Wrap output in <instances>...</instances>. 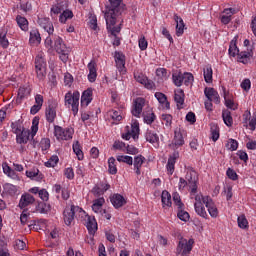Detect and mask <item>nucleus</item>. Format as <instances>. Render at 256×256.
Instances as JSON below:
<instances>
[{
  "label": "nucleus",
  "instance_id": "f257e3e1",
  "mask_svg": "<svg viewBox=\"0 0 256 256\" xmlns=\"http://www.w3.org/2000/svg\"><path fill=\"white\" fill-rule=\"evenodd\" d=\"M45 47L47 49H54L60 55L61 61L67 63L69 59V48L65 45L63 38L57 34H52L45 39Z\"/></svg>",
  "mask_w": 256,
  "mask_h": 256
},
{
  "label": "nucleus",
  "instance_id": "864d4df0",
  "mask_svg": "<svg viewBox=\"0 0 256 256\" xmlns=\"http://www.w3.org/2000/svg\"><path fill=\"white\" fill-rule=\"evenodd\" d=\"M225 147L228 149V151H237V149H239V142L233 138H230L225 144Z\"/></svg>",
  "mask_w": 256,
  "mask_h": 256
},
{
  "label": "nucleus",
  "instance_id": "2eb2a0df",
  "mask_svg": "<svg viewBox=\"0 0 256 256\" xmlns=\"http://www.w3.org/2000/svg\"><path fill=\"white\" fill-rule=\"evenodd\" d=\"M204 203L210 217H212V219H217V217H219V209H217V205L215 204V201H213V198H206Z\"/></svg>",
  "mask_w": 256,
  "mask_h": 256
},
{
  "label": "nucleus",
  "instance_id": "c85d7f7f",
  "mask_svg": "<svg viewBox=\"0 0 256 256\" xmlns=\"http://www.w3.org/2000/svg\"><path fill=\"white\" fill-rule=\"evenodd\" d=\"M110 201L113 207H115V209H120V207H123V205L127 203V201L125 200V197H123V195L121 194H114L110 198Z\"/></svg>",
  "mask_w": 256,
  "mask_h": 256
},
{
  "label": "nucleus",
  "instance_id": "1a4fd4ad",
  "mask_svg": "<svg viewBox=\"0 0 256 256\" xmlns=\"http://www.w3.org/2000/svg\"><path fill=\"white\" fill-rule=\"evenodd\" d=\"M122 0H109L110 6L106 8L105 13H111L112 15H123L125 13V4L121 3Z\"/></svg>",
  "mask_w": 256,
  "mask_h": 256
},
{
  "label": "nucleus",
  "instance_id": "c756f323",
  "mask_svg": "<svg viewBox=\"0 0 256 256\" xmlns=\"http://www.w3.org/2000/svg\"><path fill=\"white\" fill-rule=\"evenodd\" d=\"M253 57L252 51H241L237 55V61L238 63H243V65H247L249 61H251V58Z\"/></svg>",
  "mask_w": 256,
  "mask_h": 256
},
{
  "label": "nucleus",
  "instance_id": "052dcab7",
  "mask_svg": "<svg viewBox=\"0 0 256 256\" xmlns=\"http://www.w3.org/2000/svg\"><path fill=\"white\" fill-rule=\"evenodd\" d=\"M116 159L119 163H126V165H133V157L127 155H118Z\"/></svg>",
  "mask_w": 256,
  "mask_h": 256
},
{
  "label": "nucleus",
  "instance_id": "338daca9",
  "mask_svg": "<svg viewBox=\"0 0 256 256\" xmlns=\"http://www.w3.org/2000/svg\"><path fill=\"white\" fill-rule=\"evenodd\" d=\"M57 163H59V156L53 155L47 162H45V167H55Z\"/></svg>",
  "mask_w": 256,
  "mask_h": 256
},
{
  "label": "nucleus",
  "instance_id": "ddd939ff",
  "mask_svg": "<svg viewBox=\"0 0 256 256\" xmlns=\"http://www.w3.org/2000/svg\"><path fill=\"white\" fill-rule=\"evenodd\" d=\"M146 100L143 97H138L134 100L131 113L134 117H141L143 107H145Z\"/></svg>",
  "mask_w": 256,
  "mask_h": 256
},
{
  "label": "nucleus",
  "instance_id": "680f3d73",
  "mask_svg": "<svg viewBox=\"0 0 256 256\" xmlns=\"http://www.w3.org/2000/svg\"><path fill=\"white\" fill-rule=\"evenodd\" d=\"M109 115L113 121L116 123H119L123 119V116L121 115V110H110Z\"/></svg>",
  "mask_w": 256,
  "mask_h": 256
},
{
  "label": "nucleus",
  "instance_id": "6e6d98bb",
  "mask_svg": "<svg viewBox=\"0 0 256 256\" xmlns=\"http://www.w3.org/2000/svg\"><path fill=\"white\" fill-rule=\"evenodd\" d=\"M210 131H211V139H212V141H214V142L219 141V137H220L219 125L212 124L211 128H210Z\"/></svg>",
  "mask_w": 256,
  "mask_h": 256
},
{
  "label": "nucleus",
  "instance_id": "c03bdc74",
  "mask_svg": "<svg viewBox=\"0 0 256 256\" xmlns=\"http://www.w3.org/2000/svg\"><path fill=\"white\" fill-rule=\"evenodd\" d=\"M193 81H195V77L191 72H184L182 76V84L186 85V87H189V85H193Z\"/></svg>",
  "mask_w": 256,
  "mask_h": 256
},
{
  "label": "nucleus",
  "instance_id": "f03ea898",
  "mask_svg": "<svg viewBox=\"0 0 256 256\" xmlns=\"http://www.w3.org/2000/svg\"><path fill=\"white\" fill-rule=\"evenodd\" d=\"M83 215H85L83 208L75 206L74 204L68 205L63 211V221L67 227H71L73 221H75V217H83Z\"/></svg>",
  "mask_w": 256,
  "mask_h": 256
},
{
  "label": "nucleus",
  "instance_id": "79ce46f5",
  "mask_svg": "<svg viewBox=\"0 0 256 256\" xmlns=\"http://www.w3.org/2000/svg\"><path fill=\"white\" fill-rule=\"evenodd\" d=\"M228 53L230 57H237V55H239V48L237 47L236 39L231 40Z\"/></svg>",
  "mask_w": 256,
  "mask_h": 256
},
{
  "label": "nucleus",
  "instance_id": "8fccbe9b",
  "mask_svg": "<svg viewBox=\"0 0 256 256\" xmlns=\"http://www.w3.org/2000/svg\"><path fill=\"white\" fill-rule=\"evenodd\" d=\"M73 11L71 10H63V12L59 16V21L63 24L67 23L68 19H73Z\"/></svg>",
  "mask_w": 256,
  "mask_h": 256
},
{
  "label": "nucleus",
  "instance_id": "aec40b11",
  "mask_svg": "<svg viewBox=\"0 0 256 256\" xmlns=\"http://www.w3.org/2000/svg\"><path fill=\"white\" fill-rule=\"evenodd\" d=\"M177 159H179V152L177 151H175L172 155L169 156L166 165L168 175H173V173H175V163H177Z\"/></svg>",
  "mask_w": 256,
  "mask_h": 256
},
{
  "label": "nucleus",
  "instance_id": "393cba45",
  "mask_svg": "<svg viewBox=\"0 0 256 256\" xmlns=\"http://www.w3.org/2000/svg\"><path fill=\"white\" fill-rule=\"evenodd\" d=\"M233 15H235V8H226L223 11V15L220 17V21L223 25H229L231 20L233 19Z\"/></svg>",
  "mask_w": 256,
  "mask_h": 256
},
{
  "label": "nucleus",
  "instance_id": "39448f33",
  "mask_svg": "<svg viewBox=\"0 0 256 256\" xmlns=\"http://www.w3.org/2000/svg\"><path fill=\"white\" fill-rule=\"evenodd\" d=\"M113 10L104 14V18L106 21V29L108 33L113 35V37H117V34L121 33V26H115L117 23V17L120 15H113Z\"/></svg>",
  "mask_w": 256,
  "mask_h": 256
},
{
  "label": "nucleus",
  "instance_id": "423d86ee",
  "mask_svg": "<svg viewBox=\"0 0 256 256\" xmlns=\"http://www.w3.org/2000/svg\"><path fill=\"white\" fill-rule=\"evenodd\" d=\"M193 245H195V240L193 239L187 240L181 237L176 247V255H182V256L191 255V251H193Z\"/></svg>",
  "mask_w": 256,
  "mask_h": 256
},
{
  "label": "nucleus",
  "instance_id": "6ab92c4d",
  "mask_svg": "<svg viewBox=\"0 0 256 256\" xmlns=\"http://www.w3.org/2000/svg\"><path fill=\"white\" fill-rule=\"evenodd\" d=\"M91 101H93V89L88 88L82 93L80 105L81 107H89Z\"/></svg>",
  "mask_w": 256,
  "mask_h": 256
},
{
  "label": "nucleus",
  "instance_id": "2f4dec72",
  "mask_svg": "<svg viewBox=\"0 0 256 256\" xmlns=\"http://www.w3.org/2000/svg\"><path fill=\"white\" fill-rule=\"evenodd\" d=\"M72 149L78 161H83V159H85V154H83V146H81V143H79V141H75L73 143Z\"/></svg>",
  "mask_w": 256,
  "mask_h": 256
},
{
  "label": "nucleus",
  "instance_id": "a878e982",
  "mask_svg": "<svg viewBox=\"0 0 256 256\" xmlns=\"http://www.w3.org/2000/svg\"><path fill=\"white\" fill-rule=\"evenodd\" d=\"M145 139L154 147H159V135L155 131L147 130L145 133Z\"/></svg>",
  "mask_w": 256,
  "mask_h": 256
},
{
  "label": "nucleus",
  "instance_id": "a211bd4d",
  "mask_svg": "<svg viewBox=\"0 0 256 256\" xmlns=\"http://www.w3.org/2000/svg\"><path fill=\"white\" fill-rule=\"evenodd\" d=\"M87 69L89 71L88 81L90 83H95V81H97V62L91 60L87 65Z\"/></svg>",
  "mask_w": 256,
  "mask_h": 256
},
{
  "label": "nucleus",
  "instance_id": "a19ab883",
  "mask_svg": "<svg viewBox=\"0 0 256 256\" xmlns=\"http://www.w3.org/2000/svg\"><path fill=\"white\" fill-rule=\"evenodd\" d=\"M108 173L110 175H117V160H115V157L108 159Z\"/></svg>",
  "mask_w": 256,
  "mask_h": 256
},
{
  "label": "nucleus",
  "instance_id": "dca6fc26",
  "mask_svg": "<svg viewBox=\"0 0 256 256\" xmlns=\"http://www.w3.org/2000/svg\"><path fill=\"white\" fill-rule=\"evenodd\" d=\"M185 145V138H183V133H181V129L174 131V138L170 147L172 149H179V147H183Z\"/></svg>",
  "mask_w": 256,
  "mask_h": 256
},
{
  "label": "nucleus",
  "instance_id": "9d476101",
  "mask_svg": "<svg viewBox=\"0 0 256 256\" xmlns=\"http://www.w3.org/2000/svg\"><path fill=\"white\" fill-rule=\"evenodd\" d=\"M122 0H109L110 6L106 8L105 13H111L112 15H123L125 13V4L121 3Z\"/></svg>",
  "mask_w": 256,
  "mask_h": 256
},
{
  "label": "nucleus",
  "instance_id": "c9c22d12",
  "mask_svg": "<svg viewBox=\"0 0 256 256\" xmlns=\"http://www.w3.org/2000/svg\"><path fill=\"white\" fill-rule=\"evenodd\" d=\"M29 42L31 43V45L41 43V34L39 33V30L37 28H33L30 31Z\"/></svg>",
  "mask_w": 256,
  "mask_h": 256
},
{
  "label": "nucleus",
  "instance_id": "5fc2aeb1",
  "mask_svg": "<svg viewBox=\"0 0 256 256\" xmlns=\"http://www.w3.org/2000/svg\"><path fill=\"white\" fill-rule=\"evenodd\" d=\"M161 199H162V204H163V207H171L172 203H171V194L169 192H167V190H164L162 192V196H161Z\"/></svg>",
  "mask_w": 256,
  "mask_h": 256
},
{
  "label": "nucleus",
  "instance_id": "f3484780",
  "mask_svg": "<svg viewBox=\"0 0 256 256\" xmlns=\"http://www.w3.org/2000/svg\"><path fill=\"white\" fill-rule=\"evenodd\" d=\"M204 95L209 101H213V103H216V105H219V103H221V97L219 96V92H217V90H215L214 88L206 87L204 89Z\"/></svg>",
  "mask_w": 256,
  "mask_h": 256
},
{
  "label": "nucleus",
  "instance_id": "bb28decb",
  "mask_svg": "<svg viewBox=\"0 0 256 256\" xmlns=\"http://www.w3.org/2000/svg\"><path fill=\"white\" fill-rule=\"evenodd\" d=\"M174 21L176 23V35L177 37H181V35L185 33V22H183V18L177 14H174Z\"/></svg>",
  "mask_w": 256,
  "mask_h": 256
},
{
  "label": "nucleus",
  "instance_id": "7c9ffc66",
  "mask_svg": "<svg viewBox=\"0 0 256 256\" xmlns=\"http://www.w3.org/2000/svg\"><path fill=\"white\" fill-rule=\"evenodd\" d=\"M174 101L177 104V107H181L185 103V92L183 89H177L174 92Z\"/></svg>",
  "mask_w": 256,
  "mask_h": 256
},
{
  "label": "nucleus",
  "instance_id": "0eeeda50",
  "mask_svg": "<svg viewBox=\"0 0 256 256\" xmlns=\"http://www.w3.org/2000/svg\"><path fill=\"white\" fill-rule=\"evenodd\" d=\"M73 133H75L73 128H63L59 125H54V137H56L57 141H71Z\"/></svg>",
  "mask_w": 256,
  "mask_h": 256
},
{
  "label": "nucleus",
  "instance_id": "bf43d9fd",
  "mask_svg": "<svg viewBox=\"0 0 256 256\" xmlns=\"http://www.w3.org/2000/svg\"><path fill=\"white\" fill-rule=\"evenodd\" d=\"M195 203L194 206L196 205H205V200L206 199H211V196H203L202 194H197L195 193L194 195Z\"/></svg>",
  "mask_w": 256,
  "mask_h": 256
},
{
  "label": "nucleus",
  "instance_id": "4468645a",
  "mask_svg": "<svg viewBox=\"0 0 256 256\" xmlns=\"http://www.w3.org/2000/svg\"><path fill=\"white\" fill-rule=\"evenodd\" d=\"M114 60L116 63V68L118 69L119 73H127V69L125 68V54H123V52L116 51L114 54Z\"/></svg>",
  "mask_w": 256,
  "mask_h": 256
},
{
  "label": "nucleus",
  "instance_id": "603ef678",
  "mask_svg": "<svg viewBox=\"0 0 256 256\" xmlns=\"http://www.w3.org/2000/svg\"><path fill=\"white\" fill-rule=\"evenodd\" d=\"M63 3L64 2H60L51 7V10H50L51 17H55V16L61 14L62 11H64Z\"/></svg>",
  "mask_w": 256,
  "mask_h": 256
},
{
  "label": "nucleus",
  "instance_id": "f704fd0d",
  "mask_svg": "<svg viewBox=\"0 0 256 256\" xmlns=\"http://www.w3.org/2000/svg\"><path fill=\"white\" fill-rule=\"evenodd\" d=\"M110 187L111 186L109 184H101V186L96 185L92 189V193L93 195H95V197H101V195H103L105 191H109Z\"/></svg>",
  "mask_w": 256,
  "mask_h": 256
},
{
  "label": "nucleus",
  "instance_id": "13d9d810",
  "mask_svg": "<svg viewBox=\"0 0 256 256\" xmlns=\"http://www.w3.org/2000/svg\"><path fill=\"white\" fill-rule=\"evenodd\" d=\"M29 95H31V88L22 86L18 89V97H20V99H25V97H29Z\"/></svg>",
  "mask_w": 256,
  "mask_h": 256
},
{
  "label": "nucleus",
  "instance_id": "e433bc0d",
  "mask_svg": "<svg viewBox=\"0 0 256 256\" xmlns=\"http://www.w3.org/2000/svg\"><path fill=\"white\" fill-rule=\"evenodd\" d=\"M194 211L199 217H202V219H209V214H207L205 204H196V206H194Z\"/></svg>",
  "mask_w": 256,
  "mask_h": 256
},
{
  "label": "nucleus",
  "instance_id": "4c0bfd02",
  "mask_svg": "<svg viewBox=\"0 0 256 256\" xmlns=\"http://www.w3.org/2000/svg\"><path fill=\"white\" fill-rule=\"evenodd\" d=\"M203 75H204V81L206 83L213 82V68L211 67V64L206 65V67L203 70Z\"/></svg>",
  "mask_w": 256,
  "mask_h": 256
},
{
  "label": "nucleus",
  "instance_id": "6e6552de",
  "mask_svg": "<svg viewBox=\"0 0 256 256\" xmlns=\"http://www.w3.org/2000/svg\"><path fill=\"white\" fill-rule=\"evenodd\" d=\"M186 182H188V187L191 195H195L197 193V172L193 170V168H190L186 172L185 176Z\"/></svg>",
  "mask_w": 256,
  "mask_h": 256
},
{
  "label": "nucleus",
  "instance_id": "cd10ccee",
  "mask_svg": "<svg viewBox=\"0 0 256 256\" xmlns=\"http://www.w3.org/2000/svg\"><path fill=\"white\" fill-rule=\"evenodd\" d=\"M2 169H3L4 175H7V177H9L10 179H13L14 181H19V174H17L14 168H11L9 164L3 163Z\"/></svg>",
  "mask_w": 256,
  "mask_h": 256
},
{
  "label": "nucleus",
  "instance_id": "09e8293b",
  "mask_svg": "<svg viewBox=\"0 0 256 256\" xmlns=\"http://www.w3.org/2000/svg\"><path fill=\"white\" fill-rule=\"evenodd\" d=\"M0 46L2 49L9 47V39H7V31L0 30Z\"/></svg>",
  "mask_w": 256,
  "mask_h": 256
},
{
  "label": "nucleus",
  "instance_id": "69168bd1",
  "mask_svg": "<svg viewBox=\"0 0 256 256\" xmlns=\"http://www.w3.org/2000/svg\"><path fill=\"white\" fill-rule=\"evenodd\" d=\"M134 79L135 81H137V83H140L141 85H143V83H145V81H147V76H145L142 72H134Z\"/></svg>",
  "mask_w": 256,
  "mask_h": 256
},
{
  "label": "nucleus",
  "instance_id": "37998d69",
  "mask_svg": "<svg viewBox=\"0 0 256 256\" xmlns=\"http://www.w3.org/2000/svg\"><path fill=\"white\" fill-rule=\"evenodd\" d=\"M222 119L227 127L233 126V117L231 116V111L224 110L222 112Z\"/></svg>",
  "mask_w": 256,
  "mask_h": 256
},
{
  "label": "nucleus",
  "instance_id": "0e129e2a",
  "mask_svg": "<svg viewBox=\"0 0 256 256\" xmlns=\"http://www.w3.org/2000/svg\"><path fill=\"white\" fill-rule=\"evenodd\" d=\"M173 201L177 209H185V204H183V202L181 201V196L179 195V193L175 192L173 194Z\"/></svg>",
  "mask_w": 256,
  "mask_h": 256
},
{
  "label": "nucleus",
  "instance_id": "3c124183",
  "mask_svg": "<svg viewBox=\"0 0 256 256\" xmlns=\"http://www.w3.org/2000/svg\"><path fill=\"white\" fill-rule=\"evenodd\" d=\"M237 223L240 229H249V221L247 220L245 214L238 216Z\"/></svg>",
  "mask_w": 256,
  "mask_h": 256
},
{
  "label": "nucleus",
  "instance_id": "774afa93",
  "mask_svg": "<svg viewBox=\"0 0 256 256\" xmlns=\"http://www.w3.org/2000/svg\"><path fill=\"white\" fill-rule=\"evenodd\" d=\"M165 127H171L172 123H173V116H171L170 114H162L161 117Z\"/></svg>",
  "mask_w": 256,
  "mask_h": 256
},
{
  "label": "nucleus",
  "instance_id": "b1692460",
  "mask_svg": "<svg viewBox=\"0 0 256 256\" xmlns=\"http://www.w3.org/2000/svg\"><path fill=\"white\" fill-rule=\"evenodd\" d=\"M29 193L38 195L42 201H49V192L45 188L33 187L29 189Z\"/></svg>",
  "mask_w": 256,
  "mask_h": 256
},
{
  "label": "nucleus",
  "instance_id": "ea45409f",
  "mask_svg": "<svg viewBox=\"0 0 256 256\" xmlns=\"http://www.w3.org/2000/svg\"><path fill=\"white\" fill-rule=\"evenodd\" d=\"M47 68V61H45V56L43 54H38L35 58V69Z\"/></svg>",
  "mask_w": 256,
  "mask_h": 256
},
{
  "label": "nucleus",
  "instance_id": "f8f14e48",
  "mask_svg": "<svg viewBox=\"0 0 256 256\" xmlns=\"http://www.w3.org/2000/svg\"><path fill=\"white\" fill-rule=\"evenodd\" d=\"M37 23L39 27L47 31L48 36L53 35L55 33V27L53 26V22L49 17H38Z\"/></svg>",
  "mask_w": 256,
  "mask_h": 256
},
{
  "label": "nucleus",
  "instance_id": "72a5a7b5",
  "mask_svg": "<svg viewBox=\"0 0 256 256\" xmlns=\"http://www.w3.org/2000/svg\"><path fill=\"white\" fill-rule=\"evenodd\" d=\"M154 97L160 103V105H164L165 109H171V104L167 101V95L162 92H156Z\"/></svg>",
  "mask_w": 256,
  "mask_h": 256
},
{
  "label": "nucleus",
  "instance_id": "412c9836",
  "mask_svg": "<svg viewBox=\"0 0 256 256\" xmlns=\"http://www.w3.org/2000/svg\"><path fill=\"white\" fill-rule=\"evenodd\" d=\"M83 217L86 218V229H88V233L90 235H95L96 231H97V221L95 220V218H92L91 216L87 215V213L85 212V215H83Z\"/></svg>",
  "mask_w": 256,
  "mask_h": 256
},
{
  "label": "nucleus",
  "instance_id": "20e7f679",
  "mask_svg": "<svg viewBox=\"0 0 256 256\" xmlns=\"http://www.w3.org/2000/svg\"><path fill=\"white\" fill-rule=\"evenodd\" d=\"M79 99H81V94L79 93V91H69L64 96L65 106L71 107L74 116L79 113Z\"/></svg>",
  "mask_w": 256,
  "mask_h": 256
},
{
  "label": "nucleus",
  "instance_id": "9b49d317",
  "mask_svg": "<svg viewBox=\"0 0 256 256\" xmlns=\"http://www.w3.org/2000/svg\"><path fill=\"white\" fill-rule=\"evenodd\" d=\"M57 107V101H49L48 107L45 110L47 123H55V119H57Z\"/></svg>",
  "mask_w": 256,
  "mask_h": 256
},
{
  "label": "nucleus",
  "instance_id": "a18cd8bd",
  "mask_svg": "<svg viewBox=\"0 0 256 256\" xmlns=\"http://www.w3.org/2000/svg\"><path fill=\"white\" fill-rule=\"evenodd\" d=\"M3 189H4V193H6V195H10L11 197L17 194V186L11 183L4 184Z\"/></svg>",
  "mask_w": 256,
  "mask_h": 256
},
{
  "label": "nucleus",
  "instance_id": "58836bf2",
  "mask_svg": "<svg viewBox=\"0 0 256 256\" xmlns=\"http://www.w3.org/2000/svg\"><path fill=\"white\" fill-rule=\"evenodd\" d=\"M223 97H224V101H225V106L228 109H235V108H233L235 106V102H233V97L225 89L223 90Z\"/></svg>",
  "mask_w": 256,
  "mask_h": 256
},
{
  "label": "nucleus",
  "instance_id": "7ed1b4c3",
  "mask_svg": "<svg viewBox=\"0 0 256 256\" xmlns=\"http://www.w3.org/2000/svg\"><path fill=\"white\" fill-rule=\"evenodd\" d=\"M37 131H39V120H37V118H34L31 131L23 129L22 132L16 134V142L19 145H27V143H29V137H32V139H34L35 135H37Z\"/></svg>",
  "mask_w": 256,
  "mask_h": 256
},
{
  "label": "nucleus",
  "instance_id": "4d7b16f0",
  "mask_svg": "<svg viewBox=\"0 0 256 256\" xmlns=\"http://www.w3.org/2000/svg\"><path fill=\"white\" fill-rule=\"evenodd\" d=\"M177 217L180 219V221L187 223V221H189L190 215L189 212L185 211V208H178Z\"/></svg>",
  "mask_w": 256,
  "mask_h": 256
},
{
  "label": "nucleus",
  "instance_id": "49530a36",
  "mask_svg": "<svg viewBox=\"0 0 256 256\" xmlns=\"http://www.w3.org/2000/svg\"><path fill=\"white\" fill-rule=\"evenodd\" d=\"M172 81L176 87L183 85V73L181 71L172 74Z\"/></svg>",
  "mask_w": 256,
  "mask_h": 256
},
{
  "label": "nucleus",
  "instance_id": "5701e85b",
  "mask_svg": "<svg viewBox=\"0 0 256 256\" xmlns=\"http://www.w3.org/2000/svg\"><path fill=\"white\" fill-rule=\"evenodd\" d=\"M145 161H147V159L145 158V156L139 154L137 156L134 157L133 160V167H134V171L136 175H141V168L143 167V164L145 163Z\"/></svg>",
  "mask_w": 256,
  "mask_h": 256
},
{
  "label": "nucleus",
  "instance_id": "4be33fe9",
  "mask_svg": "<svg viewBox=\"0 0 256 256\" xmlns=\"http://www.w3.org/2000/svg\"><path fill=\"white\" fill-rule=\"evenodd\" d=\"M35 203V197L29 193L22 194L20 201H19V207L20 209H25V207H29V205H33Z\"/></svg>",
  "mask_w": 256,
  "mask_h": 256
},
{
  "label": "nucleus",
  "instance_id": "de8ad7c7",
  "mask_svg": "<svg viewBox=\"0 0 256 256\" xmlns=\"http://www.w3.org/2000/svg\"><path fill=\"white\" fill-rule=\"evenodd\" d=\"M11 129L12 133L18 135V133H21L23 129H25V127H23V122L21 120H18L11 123Z\"/></svg>",
  "mask_w": 256,
  "mask_h": 256
},
{
  "label": "nucleus",
  "instance_id": "e2e57ef3",
  "mask_svg": "<svg viewBox=\"0 0 256 256\" xmlns=\"http://www.w3.org/2000/svg\"><path fill=\"white\" fill-rule=\"evenodd\" d=\"M132 138L139 139V122H134L131 126V130L129 131Z\"/></svg>",
  "mask_w": 256,
  "mask_h": 256
},
{
  "label": "nucleus",
  "instance_id": "473e14b6",
  "mask_svg": "<svg viewBox=\"0 0 256 256\" xmlns=\"http://www.w3.org/2000/svg\"><path fill=\"white\" fill-rule=\"evenodd\" d=\"M16 23L18 27L21 29V31H29V20L27 18L17 15L16 16Z\"/></svg>",
  "mask_w": 256,
  "mask_h": 256
}]
</instances>
